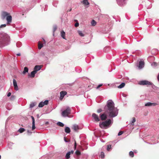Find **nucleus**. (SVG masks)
I'll use <instances>...</instances> for the list:
<instances>
[{
    "mask_svg": "<svg viewBox=\"0 0 159 159\" xmlns=\"http://www.w3.org/2000/svg\"><path fill=\"white\" fill-rule=\"evenodd\" d=\"M103 111L110 118L116 116L118 113V109L115 107V104L111 100H108L104 108Z\"/></svg>",
    "mask_w": 159,
    "mask_h": 159,
    "instance_id": "f257e3e1",
    "label": "nucleus"
},
{
    "mask_svg": "<svg viewBox=\"0 0 159 159\" xmlns=\"http://www.w3.org/2000/svg\"><path fill=\"white\" fill-rule=\"evenodd\" d=\"M10 38L6 33H0V47H2L7 45L10 43Z\"/></svg>",
    "mask_w": 159,
    "mask_h": 159,
    "instance_id": "f03ea898",
    "label": "nucleus"
},
{
    "mask_svg": "<svg viewBox=\"0 0 159 159\" xmlns=\"http://www.w3.org/2000/svg\"><path fill=\"white\" fill-rule=\"evenodd\" d=\"M112 123L111 120L109 119L104 121L100 122L99 123V126L102 128L106 129L109 127Z\"/></svg>",
    "mask_w": 159,
    "mask_h": 159,
    "instance_id": "7ed1b4c3",
    "label": "nucleus"
},
{
    "mask_svg": "<svg viewBox=\"0 0 159 159\" xmlns=\"http://www.w3.org/2000/svg\"><path fill=\"white\" fill-rule=\"evenodd\" d=\"M71 108L68 106L66 107L65 110H64L61 113V116L64 117H69V115L71 113Z\"/></svg>",
    "mask_w": 159,
    "mask_h": 159,
    "instance_id": "20e7f679",
    "label": "nucleus"
},
{
    "mask_svg": "<svg viewBox=\"0 0 159 159\" xmlns=\"http://www.w3.org/2000/svg\"><path fill=\"white\" fill-rule=\"evenodd\" d=\"M138 84L140 85H146L147 86L152 85L153 84L152 82L146 80L140 81L139 82Z\"/></svg>",
    "mask_w": 159,
    "mask_h": 159,
    "instance_id": "39448f33",
    "label": "nucleus"
},
{
    "mask_svg": "<svg viewBox=\"0 0 159 159\" xmlns=\"http://www.w3.org/2000/svg\"><path fill=\"white\" fill-rule=\"evenodd\" d=\"M48 103V100H45L44 102H40L38 105V107H42L44 105H47Z\"/></svg>",
    "mask_w": 159,
    "mask_h": 159,
    "instance_id": "423d86ee",
    "label": "nucleus"
},
{
    "mask_svg": "<svg viewBox=\"0 0 159 159\" xmlns=\"http://www.w3.org/2000/svg\"><path fill=\"white\" fill-rule=\"evenodd\" d=\"M118 5L122 6L124 5L126 3V0H116Z\"/></svg>",
    "mask_w": 159,
    "mask_h": 159,
    "instance_id": "0eeeda50",
    "label": "nucleus"
},
{
    "mask_svg": "<svg viewBox=\"0 0 159 159\" xmlns=\"http://www.w3.org/2000/svg\"><path fill=\"white\" fill-rule=\"evenodd\" d=\"M9 15V14L6 12L3 11L2 13L1 17L2 19L3 20H4Z\"/></svg>",
    "mask_w": 159,
    "mask_h": 159,
    "instance_id": "6e6552de",
    "label": "nucleus"
},
{
    "mask_svg": "<svg viewBox=\"0 0 159 159\" xmlns=\"http://www.w3.org/2000/svg\"><path fill=\"white\" fill-rule=\"evenodd\" d=\"M158 104L156 103H151V102H148L145 104V106H155L156 105H158Z\"/></svg>",
    "mask_w": 159,
    "mask_h": 159,
    "instance_id": "1a4fd4ad",
    "label": "nucleus"
},
{
    "mask_svg": "<svg viewBox=\"0 0 159 159\" xmlns=\"http://www.w3.org/2000/svg\"><path fill=\"white\" fill-rule=\"evenodd\" d=\"M92 116L94 120V121L96 122H98L100 120L98 116L94 113L92 114Z\"/></svg>",
    "mask_w": 159,
    "mask_h": 159,
    "instance_id": "9d476101",
    "label": "nucleus"
},
{
    "mask_svg": "<svg viewBox=\"0 0 159 159\" xmlns=\"http://www.w3.org/2000/svg\"><path fill=\"white\" fill-rule=\"evenodd\" d=\"M107 114H106L105 113L100 114V118L102 120H105L107 119Z\"/></svg>",
    "mask_w": 159,
    "mask_h": 159,
    "instance_id": "9b49d317",
    "label": "nucleus"
},
{
    "mask_svg": "<svg viewBox=\"0 0 159 159\" xmlns=\"http://www.w3.org/2000/svg\"><path fill=\"white\" fill-rule=\"evenodd\" d=\"M13 84L15 89L17 91L18 90V86L17 85V82L15 79H13Z\"/></svg>",
    "mask_w": 159,
    "mask_h": 159,
    "instance_id": "f8f14e48",
    "label": "nucleus"
},
{
    "mask_svg": "<svg viewBox=\"0 0 159 159\" xmlns=\"http://www.w3.org/2000/svg\"><path fill=\"white\" fill-rule=\"evenodd\" d=\"M144 62L141 61L139 62L138 67L139 69H142L144 67Z\"/></svg>",
    "mask_w": 159,
    "mask_h": 159,
    "instance_id": "ddd939ff",
    "label": "nucleus"
},
{
    "mask_svg": "<svg viewBox=\"0 0 159 159\" xmlns=\"http://www.w3.org/2000/svg\"><path fill=\"white\" fill-rule=\"evenodd\" d=\"M42 68V66L41 65H36L35 66L34 68V70L36 71V72H37L40 70Z\"/></svg>",
    "mask_w": 159,
    "mask_h": 159,
    "instance_id": "4468645a",
    "label": "nucleus"
},
{
    "mask_svg": "<svg viewBox=\"0 0 159 159\" xmlns=\"http://www.w3.org/2000/svg\"><path fill=\"white\" fill-rule=\"evenodd\" d=\"M36 73L37 72H36V71L34 70L33 71H32L31 72L30 74H28V77H29L34 78L35 76V75Z\"/></svg>",
    "mask_w": 159,
    "mask_h": 159,
    "instance_id": "2eb2a0df",
    "label": "nucleus"
},
{
    "mask_svg": "<svg viewBox=\"0 0 159 159\" xmlns=\"http://www.w3.org/2000/svg\"><path fill=\"white\" fill-rule=\"evenodd\" d=\"M31 118L32 120V129L34 130L35 128V120L34 117L33 116H31Z\"/></svg>",
    "mask_w": 159,
    "mask_h": 159,
    "instance_id": "dca6fc26",
    "label": "nucleus"
},
{
    "mask_svg": "<svg viewBox=\"0 0 159 159\" xmlns=\"http://www.w3.org/2000/svg\"><path fill=\"white\" fill-rule=\"evenodd\" d=\"M67 94V92L65 91H62L60 93V98L62 99L64 96Z\"/></svg>",
    "mask_w": 159,
    "mask_h": 159,
    "instance_id": "f3484780",
    "label": "nucleus"
},
{
    "mask_svg": "<svg viewBox=\"0 0 159 159\" xmlns=\"http://www.w3.org/2000/svg\"><path fill=\"white\" fill-rule=\"evenodd\" d=\"M8 23H10L11 22L12 20V16L9 15L7 16L6 18Z\"/></svg>",
    "mask_w": 159,
    "mask_h": 159,
    "instance_id": "a211bd4d",
    "label": "nucleus"
},
{
    "mask_svg": "<svg viewBox=\"0 0 159 159\" xmlns=\"http://www.w3.org/2000/svg\"><path fill=\"white\" fill-rule=\"evenodd\" d=\"M72 129L76 132L79 129V126L75 124L73 126Z\"/></svg>",
    "mask_w": 159,
    "mask_h": 159,
    "instance_id": "6ab92c4d",
    "label": "nucleus"
},
{
    "mask_svg": "<svg viewBox=\"0 0 159 159\" xmlns=\"http://www.w3.org/2000/svg\"><path fill=\"white\" fill-rule=\"evenodd\" d=\"M65 131L66 133H70V129L68 127H66L65 129Z\"/></svg>",
    "mask_w": 159,
    "mask_h": 159,
    "instance_id": "aec40b11",
    "label": "nucleus"
},
{
    "mask_svg": "<svg viewBox=\"0 0 159 159\" xmlns=\"http://www.w3.org/2000/svg\"><path fill=\"white\" fill-rule=\"evenodd\" d=\"M28 72V68L27 67H25L24 68V70L23 72V73L24 74H25L26 73Z\"/></svg>",
    "mask_w": 159,
    "mask_h": 159,
    "instance_id": "412c9836",
    "label": "nucleus"
},
{
    "mask_svg": "<svg viewBox=\"0 0 159 159\" xmlns=\"http://www.w3.org/2000/svg\"><path fill=\"white\" fill-rule=\"evenodd\" d=\"M61 37L64 39H65V33L63 30L61 31Z\"/></svg>",
    "mask_w": 159,
    "mask_h": 159,
    "instance_id": "4be33fe9",
    "label": "nucleus"
},
{
    "mask_svg": "<svg viewBox=\"0 0 159 159\" xmlns=\"http://www.w3.org/2000/svg\"><path fill=\"white\" fill-rule=\"evenodd\" d=\"M70 151L68 152L66 154L65 157L66 158L65 159H68L70 157Z\"/></svg>",
    "mask_w": 159,
    "mask_h": 159,
    "instance_id": "5701e85b",
    "label": "nucleus"
},
{
    "mask_svg": "<svg viewBox=\"0 0 159 159\" xmlns=\"http://www.w3.org/2000/svg\"><path fill=\"white\" fill-rule=\"evenodd\" d=\"M82 3L85 5L87 6V5H89V4L88 0H83V1L82 2Z\"/></svg>",
    "mask_w": 159,
    "mask_h": 159,
    "instance_id": "b1692460",
    "label": "nucleus"
},
{
    "mask_svg": "<svg viewBox=\"0 0 159 159\" xmlns=\"http://www.w3.org/2000/svg\"><path fill=\"white\" fill-rule=\"evenodd\" d=\"M125 85V84L124 83H122L120 85L118 86V88L120 89H121L124 87Z\"/></svg>",
    "mask_w": 159,
    "mask_h": 159,
    "instance_id": "393cba45",
    "label": "nucleus"
},
{
    "mask_svg": "<svg viewBox=\"0 0 159 159\" xmlns=\"http://www.w3.org/2000/svg\"><path fill=\"white\" fill-rule=\"evenodd\" d=\"M97 24L96 22L94 20H93L91 22V24L92 26H94Z\"/></svg>",
    "mask_w": 159,
    "mask_h": 159,
    "instance_id": "a878e982",
    "label": "nucleus"
},
{
    "mask_svg": "<svg viewBox=\"0 0 159 159\" xmlns=\"http://www.w3.org/2000/svg\"><path fill=\"white\" fill-rule=\"evenodd\" d=\"M57 125L60 127H63L64 125L63 123L61 122H58L57 123Z\"/></svg>",
    "mask_w": 159,
    "mask_h": 159,
    "instance_id": "bb28decb",
    "label": "nucleus"
},
{
    "mask_svg": "<svg viewBox=\"0 0 159 159\" xmlns=\"http://www.w3.org/2000/svg\"><path fill=\"white\" fill-rule=\"evenodd\" d=\"M78 33L79 35L81 37H84V34L82 33V31H78Z\"/></svg>",
    "mask_w": 159,
    "mask_h": 159,
    "instance_id": "cd10ccee",
    "label": "nucleus"
},
{
    "mask_svg": "<svg viewBox=\"0 0 159 159\" xmlns=\"http://www.w3.org/2000/svg\"><path fill=\"white\" fill-rule=\"evenodd\" d=\"M147 3L148 4H149V5L148 6H147L146 5V7L147 8H150L152 7L151 3V2L149 1H147Z\"/></svg>",
    "mask_w": 159,
    "mask_h": 159,
    "instance_id": "c85d7f7f",
    "label": "nucleus"
},
{
    "mask_svg": "<svg viewBox=\"0 0 159 159\" xmlns=\"http://www.w3.org/2000/svg\"><path fill=\"white\" fill-rule=\"evenodd\" d=\"M43 47V44L42 43H40L39 42V44H38V48L39 49H41Z\"/></svg>",
    "mask_w": 159,
    "mask_h": 159,
    "instance_id": "c756f323",
    "label": "nucleus"
},
{
    "mask_svg": "<svg viewBox=\"0 0 159 159\" xmlns=\"http://www.w3.org/2000/svg\"><path fill=\"white\" fill-rule=\"evenodd\" d=\"M25 130L24 128H20L18 130V131H19L20 133H22L24 132Z\"/></svg>",
    "mask_w": 159,
    "mask_h": 159,
    "instance_id": "7c9ffc66",
    "label": "nucleus"
},
{
    "mask_svg": "<svg viewBox=\"0 0 159 159\" xmlns=\"http://www.w3.org/2000/svg\"><path fill=\"white\" fill-rule=\"evenodd\" d=\"M100 157L102 158H104L105 157V155L104 153L102 152H101V154L100 155Z\"/></svg>",
    "mask_w": 159,
    "mask_h": 159,
    "instance_id": "2f4dec72",
    "label": "nucleus"
},
{
    "mask_svg": "<svg viewBox=\"0 0 159 159\" xmlns=\"http://www.w3.org/2000/svg\"><path fill=\"white\" fill-rule=\"evenodd\" d=\"M129 155L131 157H133L134 156V153L132 151H130L129 152Z\"/></svg>",
    "mask_w": 159,
    "mask_h": 159,
    "instance_id": "473e14b6",
    "label": "nucleus"
},
{
    "mask_svg": "<svg viewBox=\"0 0 159 159\" xmlns=\"http://www.w3.org/2000/svg\"><path fill=\"white\" fill-rule=\"evenodd\" d=\"M111 145H108L107 146V150L108 151H110V149H111Z\"/></svg>",
    "mask_w": 159,
    "mask_h": 159,
    "instance_id": "72a5a7b5",
    "label": "nucleus"
},
{
    "mask_svg": "<svg viewBox=\"0 0 159 159\" xmlns=\"http://www.w3.org/2000/svg\"><path fill=\"white\" fill-rule=\"evenodd\" d=\"M75 154L76 155L79 156L80 155V152L79 150H77L75 152Z\"/></svg>",
    "mask_w": 159,
    "mask_h": 159,
    "instance_id": "f704fd0d",
    "label": "nucleus"
},
{
    "mask_svg": "<svg viewBox=\"0 0 159 159\" xmlns=\"http://www.w3.org/2000/svg\"><path fill=\"white\" fill-rule=\"evenodd\" d=\"M35 105V104L34 103L32 102L31 103L30 105V107L32 108L34 107Z\"/></svg>",
    "mask_w": 159,
    "mask_h": 159,
    "instance_id": "c9c22d12",
    "label": "nucleus"
},
{
    "mask_svg": "<svg viewBox=\"0 0 159 159\" xmlns=\"http://www.w3.org/2000/svg\"><path fill=\"white\" fill-rule=\"evenodd\" d=\"M21 43L20 42H17L16 44V45L17 47H20L21 46Z\"/></svg>",
    "mask_w": 159,
    "mask_h": 159,
    "instance_id": "e433bc0d",
    "label": "nucleus"
},
{
    "mask_svg": "<svg viewBox=\"0 0 159 159\" xmlns=\"http://www.w3.org/2000/svg\"><path fill=\"white\" fill-rule=\"evenodd\" d=\"M57 29V27L56 25H54L53 27V33H54V32Z\"/></svg>",
    "mask_w": 159,
    "mask_h": 159,
    "instance_id": "4c0bfd02",
    "label": "nucleus"
},
{
    "mask_svg": "<svg viewBox=\"0 0 159 159\" xmlns=\"http://www.w3.org/2000/svg\"><path fill=\"white\" fill-rule=\"evenodd\" d=\"M136 120L134 117L133 118L132 120L131 121V124H133L132 125H134V123L135 121Z\"/></svg>",
    "mask_w": 159,
    "mask_h": 159,
    "instance_id": "58836bf2",
    "label": "nucleus"
},
{
    "mask_svg": "<svg viewBox=\"0 0 159 159\" xmlns=\"http://www.w3.org/2000/svg\"><path fill=\"white\" fill-rule=\"evenodd\" d=\"M123 133V132L122 131H120L118 134V136H120Z\"/></svg>",
    "mask_w": 159,
    "mask_h": 159,
    "instance_id": "ea45409f",
    "label": "nucleus"
},
{
    "mask_svg": "<svg viewBox=\"0 0 159 159\" xmlns=\"http://www.w3.org/2000/svg\"><path fill=\"white\" fill-rule=\"evenodd\" d=\"M6 24H2L0 26V28H2L6 27Z\"/></svg>",
    "mask_w": 159,
    "mask_h": 159,
    "instance_id": "a19ab883",
    "label": "nucleus"
},
{
    "mask_svg": "<svg viewBox=\"0 0 159 159\" xmlns=\"http://www.w3.org/2000/svg\"><path fill=\"white\" fill-rule=\"evenodd\" d=\"M15 98V96L14 95H11V100H14Z\"/></svg>",
    "mask_w": 159,
    "mask_h": 159,
    "instance_id": "79ce46f5",
    "label": "nucleus"
},
{
    "mask_svg": "<svg viewBox=\"0 0 159 159\" xmlns=\"http://www.w3.org/2000/svg\"><path fill=\"white\" fill-rule=\"evenodd\" d=\"M79 26V23L78 22L76 23L75 25V27H77Z\"/></svg>",
    "mask_w": 159,
    "mask_h": 159,
    "instance_id": "37998d69",
    "label": "nucleus"
},
{
    "mask_svg": "<svg viewBox=\"0 0 159 159\" xmlns=\"http://www.w3.org/2000/svg\"><path fill=\"white\" fill-rule=\"evenodd\" d=\"M102 111L101 109H99L97 110V112L98 113L101 112Z\"/></svg>",
    "mask_w": 159,
    "mask_h": 159,
    "instance_id": "c03bdc74",
    "label": "nucleus"
},
{
    "mask_svg": "<svg viewBox=\"0 0 159 159\" xmlns=\"http://www.w3.org/2000/svg\"><path fill=\"white\" fill-rule=\"evenodd\" d=\"M102 85V84H100L98 85V86H97V89H98L99 88L101 87Z\"/></svg>",
    "mask_w": 159,
    "mask_h": 159,
    "instance_id": "a18cd8bd",
    "label": "nucleus"
},
{
    "mask_svg": "<svg viewBox=\"0 0 159 159\" xmlns=\"http://www.w3.org/2000/svg\"><path fill=\"white\" fill-rule=\"evenodd\" d=\"M27 132L28 135H30L32 133V132L30 131L29 130H27Z\"/></svg>",
    "mask_w": 159,
    "mask_h": 159,
    "instance_id": "49530a36",
    "label": "nucleus"
},
{
    "mask_svg": "<svg viewBox=\"0 0 159 159\" xmlns=\"http://www.w3.org/2000/svg\"><path fill=\"white\" fill-rule=\"evenodd\" d=\"M151 65L152 66L154 65L155 66H156V63H155V62H154L151 64Z\"/></svg>",
    "mask_w": 159,
    "mask_h": 159,
    "instance_id": "de8ad7c7",
    "label": "nucleus"
},
{
    "mask_svg": "<svg viewBox=\"0 0 159 159\" xmlns=\"http://www.w3.org/2000/svg\"><path fill=\"white\" fill-rule=\"evenodd\" d=\"M11 95V93L10 92L8 93L7 94V97H10Z\"/></svg>",
    "mask_w": 159,
    "mask_h": 159,
    "instance_id": "09e8293b",
    "label": "nucleus"
},
{
    "mask_svg": "<svg viewBox=\"0 0 159 159\" xmlns=\"http://www.w3.org/2000/svg\"><path fill=\"white\" fill-rule=\"evenodd\" d=\"M64 141L66 143L68 142V141L66 139V138L65 137H64Z\"/></svg>",
    "mask_w": 159,
    "mask_h": 159,
    "instance_id": "8fccbe9b",
    "label": "nucleus"
},
{
    "mask_svg": "<svg viewBox=\"0 0 159 159\" xmlns=\"http://www.w3.org/2000/svg\"><path fill=\"white\" fill-rule=\"evenodd\" d=\"M75 145H74V147H75V148H76V141H75Z\"/></svg>",
    "mask_w": 159,
    "mask_h": 159,
    "instance_id": "3c124183",
    "label": "nucleus"
},
{
    "mask_svg": "<svg viewBox=\"0 0 159 159\" xmlns=\"http://www.w3.org/2000/svg\"><path fill=\"white\" fill-rule=\"evenodd\" d=\"M122 95L123 97H126L127 96V95L126 94H124V93Z\"/></svg>",
    "mask_w": 159,
    "mask_h": 159,
    "instance_id": "603ef678",
    "label": "nucleus"
},
{
    "mask_svg": "<svg viewBox=\"0 0 159 159\" xmlns=\"http://www.w3.org/2000/svg\"><path fill=\"white\" fill-rule=\"evenodd\" d=\"M70 154H73L74 153V151L73 150H71L70 151Z\"/></svg>",
    "mask_w": 159,
    "mask_h": 159,
    "instance_id": "864d4df0",
    "label": "nucleus"
},
{
    "mask_svg": "<svg viewBox=\"0 0 159 159\" xmlns=\"http://www.w3.org/2000/svg\"><path fill=\"white\" fill-rule=\"evenodd\" d=\"M37 116L38 118H39L40 117L39 115V114L37 115Z\"/></svg>",
    "mask_w": 159,
    "mask_h": 159,
    "instance_id": "5fc2aeb1",
    "label": "nucleus"
},
{
    "mask_svg": "<svg viewBox=\"0 0 159 159\" xmlns=\"http://www.w3.org/2000/svg\"><path fill=\"white\" fill-rule=\"evenodd\" d=\"M54 2H54L53 3V5L55 7H57V5H56V4H55V3H54Z\"/></svg>",
    "mask_w": 159,
    "mask_h": 159,
    "instance_id": "6e6d98bb",
    "label": "nucleus"
},
{
    "mask_svg": "<svg viewBox=\"0 0 159 159\" xmlns=\"http://www.w3.org/2000/svg\"><path fill=\"white\" fill-rule=\"evenodd\" d=\"M157 79H158V81H159V73L157 76Z\"/></svg>",
    "mask_w": 159,
    "mask_h": 159,
    "instance_id": "4d7b16f0",
    "label": "nucleus"
},
{
    "mask_svg": "<svg viewBox=\"0 0 159 159\" xmlns=\"http://www.w3.org/2000/svg\"><path fill=\"white\" fill-rule=\"evenodd\" d=\"M16 55L18 56H20V53H17Z\"/></svg>",
    "mask_w": 159,
    "mask_h": 159,
    "instance_id": "13d9d810",
    "label": "nucleus"
},
{
    "mask_svg": "<svg viewBox=\"0 0 159 159\" xmlns=\"http://www.w3.org/2000/svg\"><path fill=\"white\" fill-rule=\"evenodd\" d=\"M71 9H69V10H68L67 11H68H68H71Z\"/></svg>",
    "mask_w": 159,
    "mask_h": 159,
    "instance_id": "bf43d9fd",
    "label": "nucleus"
},
{
    "mask_svg": "<svg viewBox=\"0 0 159 159\" xmlns=\"http://www.w3.org/2000/svg\"><path fill=\"white\" fill-rule=\"evenodd\" d=\"M101 141L102 142H104V141H103V140H102H102H101Z\"/></svg>",
    "mask_w": 159,
    "mask_h": 159,
    "instance_id": "052dcab7",
    "label": "nucleus"
},
{
    "mask_svg": "<svg viewBox=\"0 0 159 159\" xmlns=\"http://www.w3.org/2000/svg\"><path fill=\"white\" fill-rule=\"evenodd\" d=\"M134 152L135 153H136V152H137V151H136H136H134Z\"/></svg>",
    "mask_w": 159,
    "mask_h": 159,
    "instance_id": "680f3d73",
    "label": "nucleus"
},
{
    "mask_svg": "<svg viewBox=\"0 0 159 159\" xmlns=\"http://www.w3.org/2000/svg\"><path fill=\"white\" fill-rule=\"evenodd\" d=\"M1 155H0V159H1Z\"/></svg>",
    "mask_w": 159,
    "mask_h": 159,
    "instance_id": "e2e57ef3",
    "label": "nucleus"
},
{
    "mask_svg": "<svg viewBox=\"0 0 159 159\" xmlns=\"http://www.w3.org/2000/svg\"><path fill=\"white\" fill-rule=\"evenodd\" d=\"M46 10H47V9H46V10L44 9V11H46Z\"/></svg>",
    "mask_w": 159,
    "mask_h": 159,
    "instance_id": "0e129e2a",
    "label": "nucleus"
},
{
    "mask_svg": "<svg viewBox=\"0 0 159 159\" xmlns=\"http://www.w3.org/2000/svg\"><path fill=\"white\" fill-rule=\"evenodd\" d=\"M43 41H45V40L44 39H43Z\"/></svg>",
    "mask_w": 159,
    "mask_h": 159,
    "instance_id": "69168bd1",
    "label": "nucleus"
}]
</instances>
